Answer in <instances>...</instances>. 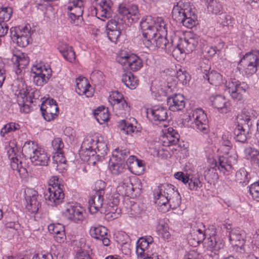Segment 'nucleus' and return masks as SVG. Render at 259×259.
Instances as JSON below:
<instances>
[{"label": "nucleus", "mask_w": 259, "mask_h": 259, "mask_svg": "<svg viewBox=\"0 0 259 259\" xmlns=\"http://www.w3.org/2000/svg\"><path fill=\"white\" fill-rule=\"evenodd\" d=\"M76 88L75 91L79 95H85L87 97H91L94 95V90L84 77L76 79Z\"/></svg>", "instance_id": "25"}, {"label": "nucleus", "mask_w": 259, "mask_h": 259, "mask_svg": "<svg viewBox=\"0 0 259 259\" xmlns=\"http://www.w3.org/2000/svg\"><path fill=\"white\" fill-rule=\"evenodd\" d=\"M232 136L229 132H226L223 134L222 137L221 142L223 146L228 147L229 149L232 146L231 139Z\"/></svg>", "instance_id": "64"}, {"label": "nucleus", "mask_w": 259, "mask_h": 259, "mask_svg": "<svg viewBox=\"0 0 259 259\" xmlns=\"http://www.w3.org/2000/svg\"><path fill=\"white\" fill-rule=\"evenodd\" d=\"M37 194L35 191L28 190L25 192V200L26 211L30 213H36L39 207L40 203L37 199Z\"/></svg>", "instance_id": "22"}, {"label": "nucleus", "mask_w": 259, "mask_h": 259, "mask_svg": "<svg viewBox=\"0 0 259 259\" xmlns=\"http://www.w3.org/2000/svg\"><path fill=\"white\" fill-rule=\"evenodd\" d=\"M111 105L116 115L125 114L126 112L130 110V107L125 100H121L120 102L115 103L111 102Z\"/></svg>", "instance_id": "43"}, {"label": "nucleus", "mask_w": 259, "mask_h": 259, "mask_svg": "<svg viewBox=\"0 0 259 259\" xmlns=\"http://www.w3.org/2000/svg\"><path fill=\"white\" fill-rule=\"evenodd\" d=\"M150 40H152V46L149 48L150 49L155 47L166 53L171 54L173 56L177 55V52L180 50L179 49H177L176 44H174V39L171 37L168 39L167 34L161 35L155 33V35L151 37Z\"/></svg>", "instance_id": "4"}, {"label": "nucleus", "mask_w": 259, "mask_h": 259, "mask_svg": "<svg viewBox=\"0 0 259 259\" xmlns=\"http://www.w3.org/2000/svg\"><path fill=\"white\" fill-rule=\"evenodd\" d=\"M157 232L159 236L164 239H168L170 237V234L168 232V227L165 223H159L156 226Z\"/></svg>", "instance_id": "52"}, {"label": "nucleus", "mask_w": 259, "mask_h": 259, "mask_svg": "<svg viewBox=\"0 0 259 259\" xmlns=\"http://www.w3.org/2000/svg\"><path fill=\"white\" fill-rule=\"evenodd\" d=\"M83 8V0H69L67 10L68 15L70 19L74 22L76 20H81Z\"/></svg>", "instance_id": "18"}, {"label": "nucleus", "mask_w": 259, "mask_h": 259, "mask_svg": "<svg viewBox=\"0 0 259 259\" xmlns=\"http://www.w3.org/2000/svg\"><path fill=\"white\" fill-rule=\"evenodd\" d=\"M198 44V40L195 38H185L184 40H181L180 44H176L177 49H179L180 50L177 52V54L183 53H190L195 49Z\"/></svg>", "instance_id": "28"}, {"label": "nucleus", "mask_w": 259, "mask_h": 259, "mask_svg": "<svg viewBox=\"0 0 259 259\" xmlns=\"http://www.w3.org/2000/svg\"><path fill=\"white\" fill-rule=\"evenodd\" d=\"M177 79L182 84H186L189 80V74L186 70L179 69L176 75Z\"/></svg>", "instance_id": "59"}, {"label": "nucleus", "mask_w": 259, "mask_h": 259, "mask_svg": "<svg viewBox=\"0 0 259 259\" xmlns=\"http://www.w3.org/2000/svg\"><path fill=\"white\" fill-rule=\"evenodd\" d=\"M238 65L244 68L247 74L256 73L259 67V51L254 50L246 53L239 61Z\"/></svg>", "instance_id": "5"}, {"label": "nucleus", "mask_w": 259, "mask_h": 259, "mask_svg": "<svg viewBox=\"0 0 259 259\" xmlns=\"http://www.w3.org/2000/svg\"><path fill=\"white\" fill-rule=\"evenodd\" d=\"M154 26L153 27V32L156 34H160L161 35H166L167 34V24L164 21V19L162 17H157L154 18Z\"/></svg>", "instance_id": "40"}, {"label": "nucleus", "mask_w": 259, "mask_h": 259, "mask_svg": "<svg viewBox=\"0 0 259 259\" xmlns=\"http://www.w3.org/2000/svg\"><path fill=\"white\" fill-rule=\"evenodd\" d=\"M163 133L160 141L163 146L176 145L178 144L180 136L176 130L169 127L163 130Z\"/></svg>", "instance_id": "21"}, {"label": "nucleus", "mask_w": 259, "mask_h": 259, "mask_svg": "<svg viewBox=\"0 0 259 259\" xmlns=\"http://www.w3.org/2000/svg\"><path fill=\"white\" fill-rule=\"evenodd\" d=\"M81 148L88 156H94L95 153H98V156L103 157L108 151L107 144L102 137L97 140L87 139L82 143Z\"/></svg>", "instance_id": "2"}, {"label": "nucleus", "mask_w": 259, "mask_h": 259, "mask_svg": "<svg viewBox=\"0 0 259 259\" xmlns=\"http://www.w3.org/2000/svg\"><path fill=\"white\" fill-rule=\"evenodd\" d=\"M83 211L81 207L75 206L70 203H66L62 208L63 214L76 223L81 222L84 220Z\"/></svg>", "instance_id": "15"}, {"label": "nucleus", "mask_w": 259, "mask_h": 259, "mask_svg": "<svg viewBox=\"0 0 259 259\" xmlns=\"http://www.w3.org/2000/svg\"><path fill=\"white\" fill-rule=\"evenodd\" d=\"M34 83L39 87L46 84L52 76V70L48 66L37 64L31 69Z\"/></svg>", "instance_id": "11"}, {"label": "nucleus", "mask_w": 259, "mask_h": 259, "mask_svg": "<svg viewBox=\"0 0 259 259\" xmlns=\"http://www.w3.org/2000/svg\"><path fill=\"white\" fill-rule=\"evenodd\" d=\"M109 167L111 172L115 175L125 174V172L127 171L126 164L122 160L118 161L117 159H115L114 161L113 159H111Z\"/></svg>", "instance_id": "35"}, {"label": "nucleus", "mask_w": 259, "mask_h": 259, "mask_svg": "<svg viewBox=\"0 0 259 259\" xmlns=\"http://www.w3.org/2000/svg\"><path fill=\"white\" fill-rule=\"evenodd\" d=\"M236 161L235 155H229L228 153L218 158L215 162V170L217 168L224 175H228L232 169V163Z\"/></svg>", "instance_id": "17"}, {"label": "nucleus", "mask_w": 259, "mask_h": 259, "mask_svg": "<svg viewBox=\"0 0 259 259\" xmlns=\"http://www.w3.org/2000/svg\"><path fill=\"white\" fill-rule=\"evenodd\" d=\"M53 159L54 161L56 162V163H54V166L56 168L58 167L59 164L65 163L66 161L63 151L55 152L53 156Z\"/></svg>", "instance_id": "60"}, {"label": "nucleus", "mask_w": 259, "mask_h": 259, "mask_svg": "<svg viewBox=\"0 0 259 259\" xmlns=\"http://www.w3.org/2000/svg\"><path fill=\"white\" fill-rule=\"evenodd\" d=\"M207 9L210 13L217 15L222 11V7L220 3L215 0H207Z\"/></svg>", "instance_id": "51"}, {"label": "nucleus", "mask_w": 259, "mask_h": 259, "mask_svg": "<svg viewBox=\"0 0 259 259\" xmlns=\"http://www.w3.org/2000/svg\"><path fill=\"white\" fill-rule=\"evenodd\" d=\"M30 160L34 165L45 166L48 164L49 157L43 149L39 148L36 152H34L33 155L31 157Z\"/></svg>", "instance_id": "30"}, {"label": "nucleus", "mask_w": 259, "mask_h": 259, "mask_svg": "<svg viewBox=\"0 0 259 259\" xmlns=\"http://www.w3.org/2000/svg\"><path fill=\"white\" fill-rule=\"evenodd\" d=\"M236 120L237 124L242 125L250 129L252 125L253 117L249 112L243 110L237 115Z\"/></svg>", "instance_id": "33"}, {"label": "nucleus", "mask_w": 259, "mask_h": 259, "mask_svg": "<svg viewBox=\"0 0 259 259\" xmlns=\"http://www.w3.org/2000/svg\"><path fill=\"white\" fill-rule=\"evenodd\" d=\"M157 189L168 198L178 191L174 185L169 184H161Z\"/></svg>", "instance_id": "50"}, {"label": "nucleus", "mask_w": 259, "mask_h": 259, "mask_svg": "<svg viewBox=\"0 0 259 259\" xmlns=\"http://www.w3.org/2000/svg\"><path fill=\"white\" fill-rule=\"evenodd\" d=\"M187 184L189 190L194 191H198L203 186V183L200 181L198 175H189Z\"/></svg>", "instance_id": "41"}, {"label": "nucleus", "mask_w": 259, "mask_h": 259, "mask_svg": "<svg viewBox=\"0 0 259 259\" xmlns=\"http://www.w3.org/2000/svg\"><path fill=\"white\" fill-rule=\"evenodd\" d=\"M94 115L97 120L100 123H102V122L107 121L109 119L108 111L104 108H102V109L99 108L95 110Z\"/></svg>", "instance_id": "49"}, {"label": "nucleus", "mask_w": 259, "mask_h": 259, "mask_svg": "<svg viewBox=\"0 0 259 259\" xmlns=\"http://www.w3.org/2000/svg\"><path fill=\"white\" fill-rule=\"evenodd\" d=\"M90 234L92 237L99 240L104 236H108V230L103 226L92 227L90 230Z\"/></svg>", "instance_id": "46"}, {"label": "nucleus", "mask_w": 259, "mask_h": 259, "mask_svg": "<svg viewBox=\"0 0 259 259\" xmlns=\"http://www.w3.org/2000/svg\"><path fill=\"white\" fill-rule=\"evenodd\" d=\"M246 153L248 154V158H250L251 161L254 163H259V152L252 149L251 148L245 149Z\"/></svg>", "instance_id": "58"}, {"label": "nucleus", "mask_w": 259, "mask_h": 259, "mask_svg": "<svg viewBox=\"0 0 259 259\" xmlns=\"http://www.w3.org/2000/svg\"><path fill=\"white\" fill-rule=\"evenodd\" d=\"M147 117L151 122L158 124L167 119V110L161 106H154L147 110Z\"/></svg>", "instance_id": "19"}, {"label": "nucleus", "mask_w": 259, "mask_h": 259, "mask_svg": "<svg viewBox=\"0 0 259 259\" xmlns=\"http://www.w3.org/2000/svg\"><path fill=\"white\" fill-rule=\"evenodd\" d=\"M15 149L10 148L8 151L9 157L11 159V166L14 170L18 172L21 177L25 176L27 174V170L25 165H24L22 160L16 156V153H14Z\"/></svg>", "instance_id": "24"}, {"label": "nucleus", "mask_w": 259, "mask_h": 259, "mask_svg": "<svg viewBox=\"0 0 259 259\" xmlns=\"http://www.w3.org/2000/svg\"><path fill=\"white\" fill-rule=\"evenodd\" d=\"M10 36L14 42L22 48L28 46L32 40L30 26H26L22 28L12 27L10 29Z\"/></svg>", "instance_id": "8"}, {"label": "nucleus", "mask_w": 259, "mask_h": 259, "mask_svg": "<svg viewBox=\"0 0 259 259\" xmlns=\"http://www.w3.org/2000/svg\"><path fill=\"white\" fill-rule=\"evenodd\" d=\"M38 149L39 147H38L35 142L28 141L24 143L22 147V151L26 157H29L30 159L31 157L34 154V152H36Z\"/></svg>", "instance_id": "45"}, {"label": "nucleus", "mask_w": 259, "mask_h": 259, "mask_svg": "<svg viewBox=\"0 0 259 259\" xmlns=\"http://www.w3.org/2000/svg\"><path fill=\"white\" fill-rule=\"evenodd\" d=\"M52 146L55 152L63 151L64 143L60 138H55L52 142Z\"/></svg>", "instance_id": "62"}, {"label": "nucleus", "mask_w": 259, "mask_h": 259, "mask_svg": "<svg viewBox=\"0 0 259 259\" xmlns=\"http://www.w3.org/2000/svg\"><path fill=\"white\" fill-rule=\"evenodd\" d=\"M48 230L51 233L55 234L62 231H65V227L60 223L52 224L48 226Z\"/></svg>", "instance_id": "61"}, {"label": "nucleus", "mask_w": 259, "mask_h": 259, "mask_svg": "<svg viewBox=\"0 0 259 259\" xmlns=\"http://www.w3.org/2000/svg\"><path fill=\"white\" fill-rule=\"evenodd\" d=\"M181 203V196L177 191L168 197V206L167 207H165V208H163L164 209H162V211L165 212L167 211L169 208H171L172 209H176L180 206Z\"/></svg>", "instance_id": "39"}, {"label": "nucleus", "mask_w": 259, "mask_h": 259, "mask_svg": "<svg viewBox=\"0 0 259 259\" xmlns=\"http://www.w3.org/2000/svg\"><path fill=\"white\" fill-rule=\"evenodd\" d=\"M118 127L123 134L126 135L137 134L140 131L139 128L134 126L125 120H121L118 122Z\"/></svg>", "instance_id": "36"}, {"label": "nucleus", "mask_w": 259, "mask_h": 259, "mask_svg": "<svg viewBox=\"0 0 259 259\" xmlns=\"http://www.w3.org/2000/svg\"><path fill=\"white\" fill-rule=\"evenodd\" d=\"M162 92L167 97L171 96L175 94H177V87L176 81L172 78H170L167 81L166 83L164 84L161 88Z\"/></svg>", "instance_id": "47"}, {"label": "nucleus", "mask_w": 259, "mask_h": 259, "mask_svg": "<svg viewBox=\"0 0 259 259\" xmlns=\"http://www.w3.org/2000/svg\"><path fill=\"white\" fill-rule=\"evenodd\" d=\"M59 52L64 58L69 62L73 63L75 60V52L71 46L63 44L59 47Z\"/></svg>", "instance_id": "37"}, {"label": "nucleus", "mask_w": 259, "mask_h": 259, "mask_svg": "<svg viewBox=\"0 0 259 259\" xmlns=\"http://www.w3.org/2000/svg\"><path fill=\"white\" fill-rule=\"evenodd\" d=\"M122 22L117 21L114 19H111L110 20L106 25L107 30H120V24L122 23Z\"/></svg>", "instance_id": "63"}, {"label": "nucleus", "mask_w": 259, "mask_h": 259, "mask_svg": "<svg viewBox=\"0 0 259 259\" xmlns=\"http://www.w3.org/2000/svg\"><path fill=\"white\" fill-rule=\"evenodd\" d=\"M40 110L44 119L48 121L54 119L59 112V107L56 101L53 99L48 98L43 101Z\"/></svg>", "instance_id": "14"}, {"label": "nucleus", "mask_w": 259, "mask_h": 259, "mask_svg": "<svg viewBox=\"0 0 259 259\" xmlns=\"http://www.w3.org/2000/svg\"><path fill=\"white\" fill-rule=\"evenodd\" d=\"M167 103L169 110L173 112L183 110L186 104L184 97L180 94H175L167 97Z\"/></svg>", "instance_id": "23"}, {"label": "nucleus", "mask_w": 259, "mask_h": 259, "mask_svg": "<svg viewBox=\"0 0 259 259\" xmlns=\"http://www.w3.org/2000/svg\"><path fill=\"white\" fill-rule=\"evenodd\" d=\"M11 59L14 64L19 69L24 68L28 64L29 61L26 55L20 52H17L14 54Z\"/></svg>", "instance_id": "34"}, {"label": "nucleus", "mask_w": 259, "mask_h": 259, "mask_svg": "<svg viewBox=\"0 0 259 259\" xmlns=\"http://www.w3.org/2000/svg\"><path fill=\"white\" fill-rule=\"evenodd\" d=\"M213 107L217 108L222 113H226L230 105L226 98L220 95L212 96L209 98Z\"/></svg>", "instance_id": "29"}, {"label": "nucleus", "mask_w": 259, "mask_h": 259, "mask_svg": "<svg viewBox=\"0 0 259 259\" xmlns=\"http://www.w3.org/2000/svg\"><path fill=\"white\" fill-rule=\"evenodd\" d=\"M13 10L11 7H0V21H8L12 15Z\"/></svg>", "instance_id": "56"}, {"label": "nucleus", "mask_w": 259, "mask_h": 259, "mask_svg": "<svg viewBox=\"0 0 259 259\" xmlns=\"http://www.w3.org/2000/svg\"><path fill=\"white\" fill-rule=\"evenodd\" d=\"M154 18L148 16L143 18L140 22V26L143 36V42L147 48H149L152 46V40H150V38L155 35V33L153 32V29H154L153 27V26H154Z\"/></svg>", "instance_id": "12"}, {"label": "nucleus", "mask_w": 259, "mask_h": 259, "mask_svg": "<svg viewBox=\"0 0 259 259\" xmlns=\"http://www.w3.org/2000/svg\"><path fill=\"white\" fill-rule=\"evenodd\" d=\"M250 177L248 172L244 168L238 170L235 175L236 181L242 186L247 185L250 181Z\"/></svg>", "instance_id": "44"}, {"label": "nucleus", "mask_w": 259, "mask_h": 259, "mask_svg": "<svg viewBox=\"0 0 259 259\" xmlns=\"http://www.w3.org/2000/svg\"><path fill=\"white\" fill-rule=\"evenodd\" d=\"M98 185L99 186V189L97 190L95 193L91 197L88 202V209L92 214L96 213L101 208L103 204L104 188L105 187V183L104 182L100 180L96 183V188H97V187Z\"/></svg>", "instance_id": "10"}, {"label": "nucleus", "mask_w": 259, "mask_h": 259, "mask_svg": "<svg viewBox=\"0 0 259 259\" xmlns=\"http://www.w3.org/2000/svg\"><path fill=\"white\" fill-rule=\"evenodd\" d=\"M171 14L174 20L187 28H191L197 24V15L187 3L178 2L174 7Z\"/></svg>", "instance_id": "1"}, {"label": "nucleus", "mask_w": 259, "mask_h": 259, "mask_svg": "<svg viewBox=\"0 0 259 259\" xmlns=\"http://www.w3.org/2000/svg\"><path fill=\"white\" fill-rule=\"evenodd\" d=\"M157 194L155 195V203L159 206V209L162 211V209L167 207L168 203V198L165 195H163L161 191L156 190Z\"/></svg>", "instance_id": "48"}, {"label": "nucleus", "mask_w": 259, "mask_h": 259, "mask_svg": "<svg viewBox=\"0 0 259 259\" xmlns=\"http://www.w3.org/2000/svg\"><path fill=\"white\" fill-rule=\"evenodd\" d=\"M204 79L212 85L217 86L220 85L222 81V76L215 71H211L205 73L203 76Z\"/></svg>", "instance_id": "42"}, {"label": "nucleus", "mask_w": 259, "mask_h": 259, "mask_svg": "<svg viewBox=\"0 0 259 259\" xmlns=\"http://www.w3.org/2000/svg\"><path fill=\"white\" fill-rule=\"evenodd\" d=\"M118 183L117 189L119 192L124 194L134 192L133 185L130 177L127 174H123L116 179Z\"/></svg>", "instance_id": "27"}, {"label": "nucleus", "mask_w": 259, "mask_h": 259, "mask_svg": "<svg viewBox=\"0 0 259 259\" xmlns=\"http://www.w3.org/2000/svg\"><path fill=\"white\" fill-rule=\"evenodd\" d=\"M249 192L252 198L256 201H259V183H254L249 187Z\"/></svg>", "instance_id": "57"}, {"label": "nucleus", "mask_w": 259, "mask_h": 259, "mask_svg": "<svg viewBox=\"0 0 259 259\" xmlns=\"http://www.w3.org/2000/svg\"><path fill=\"white\" fill-rule=\"evenodd\" d=\"M249 130L248 127L237 124L234 130V139L237 142L245 143L249 136Z\"/></svg>", "instance_id": "32"}, {"label": "nucleus", "mask_w": 259, "mask_h": 259, "mask_svg": "<svg viewBox=\"0 0 259 259\" xmlns=\"http://www.w3.org/2000/svg\"><path fill=\"white\" fill-rule=\"evenodd\" d=\"M93 5L98 18L103 20L104 18L112 17V10L106 0H93Z\"/></svg>", "instance_id": "20"}, {"label": "nucleus", "mask_w": 259, "mask_h": 259, "mask_svg": "<svg viewBox=\"0 0 259 259\" xmlns=\"http://www.w3.org/2000/svg\"><path fill=\"white\" fill-rule=\"evenodd\" d=\"M40 96L39 91L35 88L27 87L20 90L17 97V103L21 107V111L28 113L29 111V105L35 102Z\"/></svg>", "instance_id": "3"}, {"label": "nucleus", "mask_w": 259, "mask_h": 259, "mask_svg": "<svg viewBox=\"0 0 259 259\" xmlns=\"http://www.w3.org/2000/svg\"><path fill=\"white\" fill-rule=\"evenodd\" d=\"M205 247L207 250H212L216 248H221L222 244L219 243L216 241V238L214 234L207 238L204 242Z\"/></svg>", "instance_id": "55"}, {"label": "nucleus", "mask_w": 259, "mask_h": 259, "mask_svg": "<svg viewBox=\"0 0 259 259\" xmlns=\"http://www.w3.org/2000/svg\"><path fill=\"white\" fill-rule=\"evenodd\" d=\"M185 120L188 122L193 121V127L203 134L208 133V119L206 114L201 109L197 108L192 110Z\"/></svg>", "instance_id": "6"}, {"label": "nucleus", "mask_w": 259, "mask_h": 259, "mask_svg": "<svg viewBox=\"0 0 259 259\" xmlns=\"http://www.w3.org/2000/svg\"><path fill=\"white\" fill-rule=\"evenodd\" d=\"M227 90L235 100L241 101L247 89V84L244 82H240L235 78H230L226 81Z\"/></svg>", "instance_id": "9"}, {"label": "nucleus", "mask_w": 259, "mask_h": 259, "mask_svg": "<svg viewBox=\"0 0 259 259\" xmlns=\"http://www.w3.org/2000/svg\"><path fill=\"white\" fill-rule=\"evenodd\" d=\"M233 21L232 17L226 14H221L218 19V22L224 28L225 30H226V27L229 28L232 26Z\"/></svg>", "instance_id": "53"}, {"label": "nucleus", "mask_w": 259, "mask_h": 259, "mask_svg": "<svg viewBox=\"0 0 259 259\" xmlns=\"http://www.w3.org/2000/svg\"><path fill=\"white\" fill-rule=\"evenodd\" d=\"M229 240L233 246L243 248L245 242V233L240 229H233L229 232Z\"/></svg>", "instance_id": "26"}, {"label": "nucleus", "mask_w": 259, "mask_h": 259, "mask_svg": "<svg viewBox=\"0 0 259 259\" xmlns=\"http://www.w3.org/2000/svg\"><path fill=\"white\" fill-rule=\"evenodd\" d=\"M153 242V238L151 236H146L140 238L137 242L136 253L139 258L161 259L157 253H152L149 250L150 245Z\"/></svg>", "instance_id": "7"}, {"label": "nucleus", "mask_w": 259, "mask_h": 259, "mask_svg": "<svg viewBox=\"0 0 259 259\" xmlns=\"http://www.w3.org/2000/svg\"><path fill=\"white\" fill-rule=\"evenodd\" d=\"M20 128V125L15 122H10L6 124L1 131V136L4 137L6 135L14 132Z\"/></svg>", "instance_id": "54"}, {"label": "nucleus", "mask_w": 259, "mask_h": 259, "mask_svg": "<svg viewBox=\"0 0 259 259\" xmlns=\"http://www.w3.org/2000/svg\"><path fill=\"white\" fill-rule=\"evenodd\" d=\"M204 226L201 224L199 227H194L191 233V236L194 240L193 245L196 246L202 242L207 236V231L204 229Z\"/></svg>", "instance_id": "31"}, {"label": "nucleus", "mask_w": 259, "mask_h": 259, "mask_svg": "<svg viewBox=\"0 0 259 259\" xmlns=\"http://www.w3.org/2000/svg\"><path fill=\"white\" fill-rule=\"evenodd\" d=\"M121 81L131 90L136 89L139 84V80L131 72L123 74L122 76Z\"/></svg>", "instance_id": "38"}, {"label": "nucleus", "mask_w": 259, "mask_h": 259, "mask_svg": "<svg viewBox=\"0 0 259 259\" xmlns=\"http://www.w3.org/2000/svg\"><path fill=\"white\" fill-rule=\"evenodd\" d=\"M44 197L48 205L57 206L62 203L64 194L61 188L48 187L44 193Z\"/></svg>", "instance_id": "16"}, {"label": "nucleus", "mask_w": 259, "mask_h": 259, "mask_svg": "<svg viewBox=\"0 0 259 259\" xmlns=\"http://www.w3.org/2000/svg\"><path fill=\"white\" fill-rule=\"evenodd\" d=\"M117 12L120 17L121 21L127 20L131 23L137 21L139 18V9L136 5H133L128 6L126 4L122 3L120 4L118 7Z\"/></svg>", "instance_id": "13"}]
</instances>
